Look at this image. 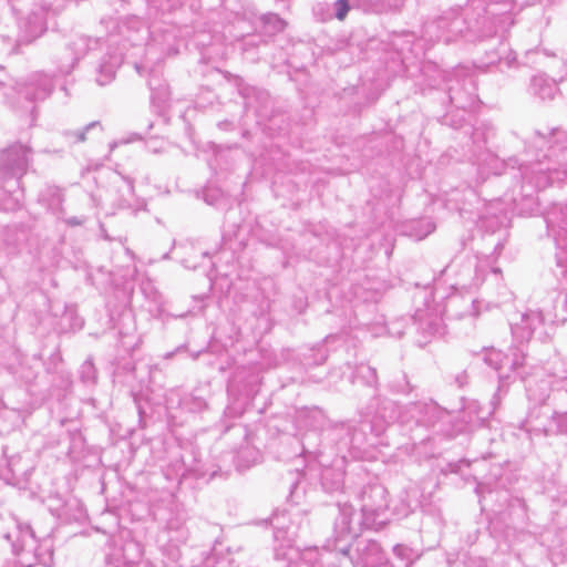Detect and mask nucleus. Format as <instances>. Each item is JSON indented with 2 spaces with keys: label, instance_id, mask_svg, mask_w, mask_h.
<instances>
[{
  "label": "nucleus",
  "instance_id": "obj_1",
  "mask_svg": "<svg viewBox=\"0 0 567 567\" xmlns=\"http://www.w3.org/2000/svg\"><path fill=\"white\" fill-rule=\"evenodd\" d=\"M525 143L532 159L518 167L524 184L519 197H514V210L520 216H533L543 212L535 190L567 179V165L551 164V157L567 150V134L559 128L546 133L535 130Z\"/></svg>",
  "mask_w": 567,
  "mask_h": 567
},
{
  "label": "nucleus",
  "instance_id": "obj_2",
  "mask_svg": "<svg viewBox=\"0 0 567 567\" xmlns=\"http://www.w3.org/2000/svg\"><path fill=\"white\" fill-rule=\"evenodd\" d=\"M486 20L485 17L473 19L470 9L451 8L424 24L423 39L431 44H449L460 38H486L494 32L492 29H484Z\"/></svg>",
  "mask_w": 567,
  "mask_h": 567
},
{
  "label": "nucleus",
  "instance_id": "obj_3",
  "mask_svg": "<svg viewBox=\"0 0 567 567\" xmlns=\"http://www.w3.org/2000/svg\"><path fill=\"white\" fill-rule=\"evenodd\" d=\"M3 538L11 544L18 567L50 566L53 561V540L50 536L37 538L33 529L16 516L8 518Z\"/></svg>",
  "mask_w": 567,
  "mask_h": 567
},
{
  "label": "nucleus",
  "instance_id": "obj_4",
  "mask_svg": "<svg viewBox=\"0 0 567 567\" xmlns=\"http://www.w3.org/2000/svg\"><path fill=\"white\" fill-rule=\"evenodd\" d=\"M115 28L117 29V34L123 38V41L130 43L132 47L146 44L147 55L157 48L165 55H175L178 53V41L175 29L164 30L162 34H156L162 31V29L155 25V21L151 27H146L142 20L135 16L127 17L121 22H117Z\"/></svg>",
  "mask_w": 567,
  "mask_h": 567
},
{
  "label": "nucleus",
  "instance_id": "obj_5",
  "mask_svg": "<svg viewBox=\"0 0 567 567\" xmlns=\"http://www.w3.org/2000/svg\"><path fill=\"white\" fill-rule=\"evenodd\" d=\"M473 299L462 298L457 295L450 296L443 307L417 309L413 316L417 332L423 339L420 344L426 343L431 338L445 334L444 316L447 319L463 318L466 315H473Z\"/></svg>",
  "mask_w": 567,
  "mask_h": 567
},
{
  "label": "nucleus",
  "instance_id": "obj_6",
  "mask_svg": "<svg viewBox=\"0 0 567 567\" xmlns=\"http://www.w3.org/2000/svg\"><path fill=\"white\" fill-rule=\"evenodd\" d=\"M358 499L361 524L364 527L379 530L389 522V494L383 485L379 483L364 485L358 494Z\"/></svg>",
  "mask_w": 567,
  "mask_h": 567
},
{
  "label": "nucleus",
  "instance_id": "obj_7",
  "mask_svg": "<svg viewBox=\"0 0 567 567\" xmlns=\"http://www.w3.org/2000/svg\"><path fill=\"white\" fill-rule=\"evenodd\" d=\"M565 320V317L548 310H528L511 324L512 334L519 342L529 341L533 337L543 342L551 337L555 326Z\"/></svg>",
  "mask_w": 567,
  "mask_h": 567
},
{
  "label": "nucleus",
  "instance_id": "obj_8",
  "mask_svg": "<svg viewBox=\"0 0 567 567\" xmlns=\"http://www.w3.org/2000/svg\"><path fill=\"white\" fill-rule=\"evenodd\" d=\"M33 162V150L20 142L10 144L0 151V185L13 182L20 189L21 178L27 174Z\"/></svg>",
  "mask_w": 567,
  "mask_h": 567
},
{
  "label": "nucleus",
  "instance_id": "obj_9",
  "mask_svg": "<svg viewBox=\"0 0 567 567\" xmlns=\"http://www.w3.org/2000/svg\"><path fill=\"white\" fill-rule=\"evenodd\" d=\"M548 234L556 245V266L558 277L567 280V200L553 204L542 212Z\"/></svg>",
  "mask_w": 567,
  "mask_h": 567
},
{
  "label": "nucleus",
  "instance_id": "obj_10",
  "mask_svg": "<svg viewBox=\"0 0 567 567\" xmlns=\"http://www.w3.org/2000/svg\"><path fill=\"white\" fill-rule=\"evenodd\" d=\"M447 83L450 102L457 109H472L478 97L476 81L466 66H457L452 72H443Z\"/></svg>",
  "mask_w": 567,
  "mask_h": 567
},
{
  "label": "nucleus",
  "instance_id": "obj_11",
  "mask_svg": "<svg viewBox=\"0 0 567 567\" xmlns=\"http://www.w3.org/2000/svg\"><path fill=\"white\" fill-rule=\"evenodd\" d=\"M336 435L340 439L339 450H348L353 458L362 457L364 447L373 446V439L380 436L371 432L370 420L365 414L358 424H342L336 430Z\"/></svg>",
  "mask_w": 567,
  "mask_h": 567
},
{
  "label": "nucleus",
  "instance_id": "obj_12",
  "mask_svg": "<svg viewBox=\"0 0 567 567\" xmlns=\"http://www.w3.org/2000/svg\"><path fill=\"white\" fill-rule=\"evenodd\" d=\"M483 360L487 365L498 372L499 385L493 395V404L495 405V399H498L501 393H507L508 380L511 379L508 372H516L523 367L525 354L523 350L516 348L512 349L509 354H505L502 351L492 348L484 352Z\"/></svg>",
  "mask_w": 567,
  "mask_h": 567
},
{
  "label": "nucleus",
  "instance_id": "obj_13",
  "mask_svg": "<svg viewBox=\"0 0 567 567\" xmlns=\"http://www.w3.org/2000/svg\"><path fill=\"white\" fill-rule=\"evenodd\" d=\"M341 556L340 567L347 563L353 567H381L386 563L385 554L378 542L367 538L355 540L353 553L348 546L336 548Z\"/></svg>",
  "mask_w": 567,
  "mask_h": 567
},
{
  "label": "nucleus",
  "instance_id": "obj_14",
  "mask_svg": "<svg viewBox=\"0 0 567 567\" xmlns=\"http://www.w3.org/2000/svg\"><path fill=\"white\" fill-rule=\"evenodd\" d=\"M404 414L405 406L401 408L396 402L386 398H374L365 413L370 420L371 432L375 435H382L386 427L394 422L406 425Z\"/></svg>",
  "mask_w": 567,
  "mask_h": 567
},
{
  "label": "nucleus",
  "instance_id": "obj_15",
  "mask_svg": "<svg viewBox=\"0 0 567 567\" xmlns=\"http://www.w3.org/2000/svg\"><path fill=\"white\" fill-rule=\"evenodd\" d=\"M503 248L504 244L498 241L492 255L468 259L460 272L461 279L457 285L463 288L478 287L483 284L487 272L501 274V269L495 266V262Z\"/></svg>",
  "mask_w": 567,
  "mask_h": 567
},
{
  "label": "nucleus",
  "instance_id": "obj_16",
  "mask_svg": "<svg viewBox=\"0 0 567 567\" xmlns=\"http://www.w3.org/2000/svg\"><path fill=\"white\" fill-rule=\"evenodd\" d=\"M446 411L434 401H420L405 405L406 425L415 423L419 426H434L439 421L446 416Z\"/></svg>",
  "mask_w": 567,
  "mask_h": 567
},
{
  "label": "nucleus",
  "instance_id": "obj_17",
  "mask_svg": "<svg viewBox=\"0 0 567 567\" xmlns=\"http://www.w3.org/2000/svg\"><path fill=\"white\" fill-rule=\"evenodd\" d=\"M165 401L168 412L174 409H181L189 413H200L208 409L207 398L199 389L189 393H183L177 389H172L167 392Z\"/></svg>",
  "mask_w": 567,
  "mask_h": 567
},
{
  "label": "nucleus",
  "instance_id": "obj_18",
  "mask_svg": "<svg viewBox=\"0 0 567 567\" xmlns=\"http://www.w3.org/2000/svg\"><path fill=\"white\" fill-rule=\"evenodd\" d=\"M54 89L53 80L49 75L37 72L20 85L19 94L29 102H40L50 96Z\"/></svg>",
  "mask_w": 567,
  "mask_h": 567
},
{
  "label": "nucleus",
  "instance_id": "obj_19",
  "mask_svg": "<svg viewBox=\"0 0 567 567\" xmlns=\"http://www.w3.org/2000/svg\"><path fill=\"white\" fill-rule=\"evenodd\" d=\"M354 516L355 512L351 504L338 503V516L334 520L337 540H342L358 534L360 530L359 526L362 524L361 522L355 523Z\"/></svg>",
  "mask_w": 567,
  "mask_h": 567
},
{
  "label": "nucleus",
  "instance_id": "obj_20",
  "mask_svg": "<svg viewBox=\"0 0 567 567\" xmlns=\"http://www.w3.org/2000/svg\"><path fill=\"white\" fill-rule=\"evenodd\" d=\"M89 49V39L85 37H78L65 49V52L58 59V69L61 74H69L79 62V60L86 53Z\"/></svg>",
  "mask_w": 567,
  "mask_h": 567
},
{
  "label": "nucleus",
  "instance_id": "obj_21",
  "mask_svg": "<svg viewBox=\"0 0 567 567\" xmlns=\"http://www.w3.org/2000/svg\"><path fill=\"white\" fill-rule=\"evenodd\" d=\"M7 467L10 477L7 480L16 483L27 482L34 470V462L30 452L13 454L7 458Z\"/></svg>",
  "mask_w": 567,
  "mask_h": 567
},
{
  "label": "nucleus",
  "instance_id": "obj_22",
  "mask_svg": "<svg viewBox=\"0 0 567 567\" xmlns=\"http://www.w3.org/2000/svg\"><path fill=\"white\" fill-rule=\"evenodd\" d=\"M122 63V53L120 54H110L106 58H103L101 63L96 68V83L101 86H104L111 83L114 78L116 70Z\"/></svg>",
  "mask_w": 567,
  "mask_h": 567
},
{
  "label": "nucleus",
  "instance_id": "obj_23",
  "mask_svg": "<svg viewBox=\"0 0 567 567\" xmlns=\"http://www.w3.org/2000/svg\"><path fill=\"white\" fill-rule=\"evenodd\" d=\"M506 393H501L498 399L496 398V404H493V399L489 402L491 409H483L478 402L473 401L467 404L465 408V412L470 415L468 422L473 425H483L486 420L495 412V410L499 406L502 398Z\"/></svg>",
  "mask_w": 567,
  "mask_h": 567
},
{
  "label": "nucleus",
  "instance_id": "obj_24",
  "mask_svg": "<svg viewBox=\"0 0 567 567\" xmlns=\"http://www.w3.org/2000/svg\"><path fill=\"white\" fill-rule=\"evenodd\" d=\"M558 91L557 83L544 74L535 75L530 82V92L542 100H551Z\"/></svg>",
  "mask_w": 567,
  "mask_h": 567
},
{
  "label": "nucleus",
  "instance_id": "obj_25",
  "mask_svg": "<svg viewBox=\"0 0 567 567\" xmlns=\"http://www.w3.org/2000/svg\"><path fill=\"white\" fill-rule=\"evenodd\" d=\"M554 381L539 380L536 382L534 379L527 381L526 391L530 401L536 404H544L549 398V392Z\"/></svg>",
  "mask_w": 567,
  "mask_h": 567
},
{
  "label": "nucleus",
  "instance_id": "obj_26",
  "mask_svg": "<svg viewBox=\"0 0 567 567\" xmlns=\"http://www.w3.org/2000/svg\"><path fill=\"white\" fill-rule=\"evenodd\" d=\"M344 475L341 471L327 467L321 473V485L329 492L333 493L343 487Z\"/></svg>",
  "mask_w": 567,
  "mask_h": 567
},
{
  "label": "nucleus",
  "instance_id": "obj_27",
  "mask_svg": "<svg viewBox=\"0 0 567 567\" xmlns=\"http://www.w3.org/2000/svg\"><path fill=\"white\" fill-rule=\"evenodd\" d=\"M40 200L44 203L52 213L58 214L62 209L63 194L59 187L48 186L41 194Z\"/></svg>",
  "mask_w": 567,
  "mask_h": 567
},
{
  "label": "nucleus",
  "instance_id": "obj_28",
  "mask_svg": "<svg viewBox=\"0 0 567 567\" xmlns=\"http://www.w3.org/2000/svg\"><path fill=\"white\" fill-rule=\"evenodd\" d=\"M25 37L24 41L30 42L40 37L47 29L43 19L37 14L30 16L25 22Z\"/></svg>",
  "mask_w": 567,
  "mask_h": 567
},
{
  "label": "nucleus",
  "instance_id": "obj_29",
  "mask_svg": "<svg viewBox=\"0 0 567 567\" xmlns=\"http://www.w3.org/2000/svg\"><path fill=\"white\" fill-rule=\"evenodd\" d=\"M95 127H101L100 122H97V121L91 122L87 125H85L84 127L76 130V131L66 130L63 132V136L66 138V141L70 144L83 143L86 141L87 132H90L91 130H93Z\"/></svg>",
  "mask_w": 567,
  "mask_h": 567
},
{
  "label": "nucleus",
  "instance_id": "obj_30",
  "mask_svg": "<svg viewBox=\"0 0 567 567\" xmlns=\"http://www.w3.org/2000/svg\"><path fill=\"white\" fill-rule=\"evenodd\" d=\"M261 22L270 34L281 32L286 28V22L276 13L262 14Z\"/></svg>",
  "mask_w": 567,
  "mask_h": 567
},
{
  "label": "nucleus",
  "instance_id": "obj_31",
  "mask_svg": "<svg viewBox=\"0 0 567 567\" xmlns=\"http://www.w3.org/2000/svg\"><path fill=\"white\" fill-rule=\"evenodd\" d=\"M184 525H185V519L182 516L176 515V516L171 517L167 520L166 528L169 532H176L178 534V536L175 538V540L185 542L187 539L188 533L185 529Z\"/></svg>",
  "mask_w": 567,
  "mask_h": 567
},
{
  "label": "nucleus",
  "instance_id": "obj_32",
  "mask_svg": "<svg viewBox=\"0 0 567 567\" xmlns=\"http://www.w3.org/2000/svg\"><path fill=\"white\" fill-rule=\"evenodd\" d=\"M79 374L84 384H94L96 382V369L91 359H87L82 363Z\"/></svg>",
  "mask_w": 567,
  "mask_h": 567
},
{
  "label": "nucleus",
  "instance_id": "obj_33",
  "mask_svg": "<svg viewBox=\"0 0 567 567\" xmlns=\"http://www.w3.org/2000/svg\"><path fill=\"white\" fill-rule=\"evenodd\" d=\"M357 3L358 0H337L333 3L334 17L340 21L344 20L351 7Z\"/></svg>",
  "mask_w": 567,
  "mask_h": 567
},
{
  "label": "nucleus",
  "instance_id": "obj_34",
  "mask_svg": "<svg viewBox=\"0 0 567 567\" xmlns=\"http://www.w3.org/2000/svg\"><path fill=\"white\" fill-rule=\"evenodd\" d=\"M394 555L405 561V566H409L413 561V550L404 545H395L393 547Z\"/></svg>",
  "mask_w": 567,
  "mask_h": 567
},
{
  "label": "nucleus",
  "instance_id": "obj_35",
  "mask_svg": "<svg viewBox=\"0 0 567 567\" xmlns=\"http://www.w3.org/2000/svg\"><path fill=\"white\" fill-rule=\"evenodd\" d=\"M551 424L556 425L557 432L567 434V413L553 412Z\"/></svg>",
  "mask_w": 567,
  "mask_h": 567
},
{
  "label": "nucleus",
  "instance_id": "obj_36",
  "mask_svg": "<svg viewBox=\"0 0 567 567\" xmlns=\"http://www.w3.org/2000/svg\"><path fill=\"white\" fill-rule=\"evenodd\" d=\"M503 53H504V55H501L498 58V64L501 66H506L507 69L516 68L517 66L516 54L512 51H508L507 53H505V51H504Z\"/></svg>",
  "mask_w": 567,
  "mask_h": 567
},
{
  "label": "nucleus",
  "instance_id": "obj_37",
  "mask_svg": "<svg viewBox=\"0 0 567 567\" xmlns=\"http://www.w3.org/2000/svg\"><path fill=\"white\" fill-rule=\"evenodd\" d=\"M312 358L311 362L312 364H322L327 360V352L323 347L319 346L317 348L311 349Z\"/></svg>",
  "mask_w": 567,
  "mask_h": 567
},
{
  "label": "nucleus",
  "instance_id": "obj_38",
  "mask_svg": "<svg viewBox=\"0 0 567 567\" xmlns=\"http://www.w3.org/2000/svg\"><path fill=\"white\" fill-rule=\"evenodd\" d=\"M359 371L367 379L368 384L373 385L377 383L378 377H377V371L374 368H371L368 365L361 367Z\"/></svg>",
  "mask_w": 567,
  "mask_h": 567
},
{
  "label": "nucleus",
  "instance_id": "obj_39",
  "mask_svg": "<svg viewBox=\"0 0 567 567\" xmlns=\"http://www.w3.org/2000/svg\"><path fill=\"white\" fill-rule=\"evenodd\" d=\"M11 192L13 193V197H12L11 203L6 206V209H16V208L20 207L21 200L23 198V192L21 189L19 192H17V190H11Z\"/></svg>",
  "mask_w": 567,
  "mask_h": 567
},
{
  "label": "nucleus",
  "instance_id": "obj_40",
  "mask_svg": "<svg viewBox=\"0 0 567 567\" xmlns=\"http://www.w3.org/2000/svg\"><path fill=\"white\" fill-rule=\"evenodd\" d=\"M274 528H275L274 536L276 539L284 538L285 535L288 533V530H285L284 526L279 523L278 516H276L274 519Z\"/></svg>",
  "mask_w": 567,
  "mask_h": 567
},
{
  "label": "nucleus",
  "instance_id": "obj_41",
  "mask_svg": "<svg viewBox=\"0 0 567 567\" xmlns=\"http://www.w3.org/2000/svg\"><path fill=\"white\" fill-rule=\"evenodd\" d=\"M190 7L195 10H209L210 1L209 0H198V6H195L194 3H192Z\"/></svg>",
  "mask_w": 567,
  "mask_h": 567
},
{
  "label": "nucleus",
  "instance_id": "obj_42",
  "mask_svg": "<svg viewBox=\"0 0 567 567\" xmlns=\"http://www.w3.org/2000/svg\"><path fill=\"white\" fill-rule=\"evenodd\" d=\"M394 389L396 392H400V393H409L411 391V386L409 384L408 381L404 380V384H395L394 385Z\"/></svg>",
  "mask_w": 567,
  "mask_h": 567
},
{
  "label": "nucleus",
  "instance_id": "obj_43",
  "mask_svg": "<svg viewBox=\"0 0 567 567\" xmlns=\"http://www.w3.org/2000/svg\"><path fill=\"white\" fill-rule=\"evenodd\" d=\"M120 336H121V342H122V346H123L125 349H131V348H133V343H132V342L126 341V338L128 337V334H127V333H123L122 331H120Z\"/></svg>",
  "mask_w": 567,
  "mask_h": 567
},
{
  "label": "nucleus",
  "instance_id": "obj_44",
  "mask_svg": "<svg viewBox=\"0 0 567 567\" xmlns=\"http://www.w3.org/2000/svg\"><path fill=\"white\" fill-rule=\"evenodd\" d=\"M457 382L460 386H463L467 382V375L464 373L461 377H457Z\"/></svg>",
  "mask_w": 567,
  "mask_h": 567
},
{
  "label": "nucleus",
  "instance_id": "obj_45",
  "mask_svg": "<svg viewBox=\"0 0 567 567\" xmlns=\"http://www.w3.org/2000/svg\"><path fill=\"white\" fill-rule=\"evenodd\" d=\"M135 70L137 71L138 74L143 75L144 71H145V65L135 63Z\"/></svg>",
  "mask_w": 567,
  "mask_h": 567
},
{
  "label": "nucleus",
  "instance_id": "obj_46",
  "mask_svg": "<svg viewBox=\"0 0 567 567\" xmlns=\"http://www.w3.org/2000/svg\"><path fill=\"white\" fill-rule=\"evenodd\" d=\"M8 3L11 6L13 12L20 11V9H17L14 0H8Z\"/></svg>",
  "mask_w": 567,
  "mask_h": 567
},
{
  "label": "nucleus",
  "instance_id": "obj_47",
  "mask_svg": "<svg viewBox=\"0 0 567 567\" xmlns=\"http://www.w3.org/2000/svg\"><path fill=\"white\" fill-rule=\"evenodd\" d=\"M517 159L516 158H509L508 162L506 163V165H511L512 168H514L515 164H517Z\"/></svg>",
  "mask_w": 567,
  "mask_h": 567
},
{
  "label": "nucleus",
  "instance_id": "obj_48",
  "mask_svg": "<svg viewBox=\"0 0 567 567\" xmlns=\"http://www.w3.org/2000/svg\"><path fill=\"white\" fill-rule=\"evenodd\" d=\"M553 378L557 379V380H563V379H566L567 377L565 375H558V374H554Z\"/></svg>",
  "mask_w": 567,
  "mask_h": 567
},
{
  "label": "nucleus",
  "instance_id": "obj_49",
  "mask_svg": "<svg viewBox=\"0 0 567 567\" xmlns=\"http://www.w3.org/2000/svg\"><path fill=\"white\" fill-rule=\"evenodd\" d=\"M69 223L72 224V225H79L80 224V221L76 218L71 219Z\"/></svg>",
  "mask_w": 567,
  "mask_h": 567
},
{
  "label": "nucleus",
  "instance_id": "obj_50",
  "mask_svg": "<svg viewBox=\"0 0 567 567\" xmlns=\"http://www.w3.org/2000/svg\"><path fill=\"white\" fill-rule=\"evenodd\" d=\"M564 306H565V309L567 311V293H566V297H565Z\"/></svg>",
  "mask_w": 567,
  "mask_h": 567
},
{
  "label": "nucleus",
  "instance_id": "obj_51",
  "mask_svg": "<svg viewBox=\"0 0 567 567\" xmlns=\"http://www.w3.org/2000/svg\"><path fill=\"white\" fill-rule=\"evenodd\" d=\"M148 86H150V89H151L152 91H154V86H153L152 81H150V82H148Z\"/></svg>",
  "mask_w": 567,
  "mask_h": 567
},
{
  "label": "nucleus",
  "instance_id": "obj_52",
  "mask_svg": "<svg viewBox=\"0 0 567 567\" xmlns=\"http://www.w3.org/2000/svg\"><path fill=\"white\" fill-rule=\"evenodd\" d=\"M544 430H545V431H553V426H551V425H550V427H546V426H544Z\"/></svg>",
  "mask_w": 567,
  "mask_h": 567
},
{
  "label": "nucleus",
  "instance_id": "obj_53",
  "mask_svg": "<svg viewBox=\"0 0 567 567\" xmlns=\"http://www.w3.org/2000/svg\"><path fill=\"white\" fill-rule=\"evenodd\" d=\"M128 187H130V189H133V184L131 181H128Z\"/></svg>",
  "mask_w": 567,
  "mask_h": 567
},
{
  "label": "nucleus",
  "instance_id": "obj_54",
  "mask_svg": "<svg viewBox=\"0 0 567 567\" xmlns=\"http://www.w3.org/2000/svg\"><path fill=\"white\" fill-rule=\"evenodd\" d=\"M491 159H492L493 162H495V163L497 162V158H496V157H494V156H491Z\"/></svg>",
  "mask_w": 567,
  "mask_h": 567
},
{
  "label": "nucleus",
  "instance_id": "obj_55",
  "mask_svg": "<svg viewBox=\"0 0 567 567\" xmlns=\"http://www.w3.org/2000/svg\"><path fill=\"white\" fill-rule=\"evenodd\" d=\"M161 94H162L163 99H165L167 95L166 92H163V93L161 92Z\"/></svg>",
  "mask_w": 567,
  "mask_h": 567
},
{
  "label": "nucleus",
  "instance_id": "obj_56",
  "mask_svg": "<svg viewBox=\"0 0 567 567\" xmlns=\"http://www.w3.org/2000/svg\"><path fill=\"white\" fill-rule=\"evenodd\" d=\"M2 85V83L0 82V86Z\"/></svg>",
  "mask_w": 567,
  "mask_h": 567
}]
</instances>
